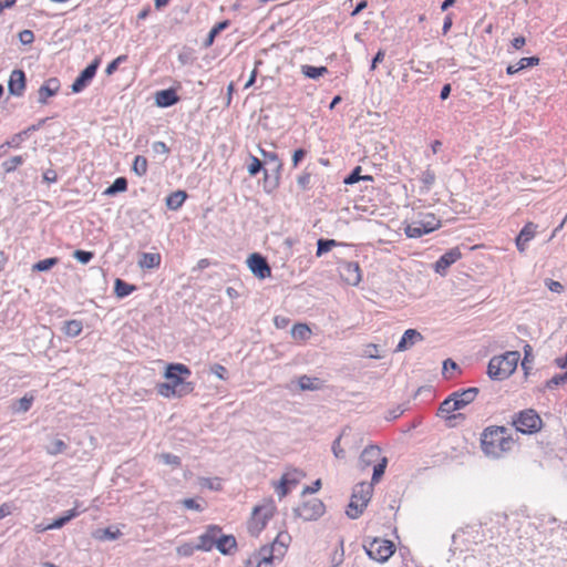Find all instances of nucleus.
<instances>
[{
	"mask_svg": "<svg viewBox=\"0 0 567 567\" xmlns=\"http://www.w3.org/2000/svg\"><path fill=\"white\" fill-rule=\"evenodd\" d=\"M258 151L262 156L261 162H265V166L271 167L275 163L280 162V158L276 152H269L264 150L261 146H258Z\"/></svg>",
	"mask_w": 567,
	"mask_h": 567,
	"instance_id": "obj_51",
	"label": "nucleus"
},
{
	"mask_svg": "<svg viewBox=\"0 0 567 567\" xmlns=\"http://www.w3.org/2000/svg\"><path fill=\"white\" fill-rule=\"evenodd\" d=\"M415 221L422 229H426V234H430L442 226L441 220L432 213L420 215V218Z\"/></svg>",
	"mask_w": 567,
	"mask_h": 567,
	"instance_id": "obj_26",
	"label": "nucleus"
},
{
	"mask_svg": "<svg viewBox=\"0 0 567 567\" xmlns=\"http://www.w3.org/2000/svg\"><path fill=\"white\" fill-rule=\"evenodd\" d=\"M274 515V507L271 506H256L252 511V517L248 524L249 533L252 536H258L259 533L266 527L267 522Z\"/></svg>",
	"mask_w": 567,
	"mask_h": 567,
	"instance_id": "obj_10",
	"label": "nucleus"
},
{
	"mask_svg": "<svg viewBox=\"0 0 567 567\" xmlns=\"http://www.w3.org/2000/svg\"><path fill=\"white\" fill-rule=\"evenodd\" d=\"M248 161L249 163L247 164V172L249 176L255 177L261 172L265 174V162H261V159L252 154L248 155Z\"/></svg>",
	"mask_w": 567,
	"mask_h": 567,
	"instance_id": "obj_36",
	"label": "nucleus"
},
{
	"mask_svg": "<svg viewBox=\"0 0 567 567\" xmlns=\"http://www.w3.org/2000/svg\"><path fill=\"white\" fill-rule=\"evenodd\" d=\"M187 193L182 189L171 193L165 198L166 207L169 210H178L183 206L184 202L187 199Z\"/></svg>",
	"mask_w": 567,
	"mask_h": 567,
	"instance_id": "obj_28",
	"label": "nucleus"
},
{
	"mask_svg": "<svg viewBox=\"0 0 567 567\" xmlns=\"http://www.w3.org/2000/svg\"><path fill=\"white\" fill-rule=\"evenodd\" d=\"M162 256L158 252H142L138 266L142 269H154L161 266Z\"/></svg>",
	"mask_w": 567,
	"mask_h": 567,
	"instance_id": "obj_27",
	"label": "nucleus"
},
{
	"mask_svg": "<svg viewBox=\"0 0 567 567\" xmlns=\"http://www.w3.org/2000/svg\"><path fill=\"white\" fill-rule=\"evenodd\" d=\"M215 547L223 555H230L237 548V540L233 535L217 534Z\"/></svg>",
	"mask_w": 567,
	"mask_h": 567,
	"instance_id": "obj_23",
	"label": "nucleus"
},
{
	"mask_svg": "<svg viewBox=\"0 0 567 567\" xmlns=\"http://www.w3.org/2000/svg\"><path fill=\"white\" fill-rule=\"evenodd\" d=\"M72 256L80 264L86 265L94 258V252L89 250L76 249L74 250Z\"/></svg>",
	"mask_w": 567,
	"mask_h": 567,
	"instance_id": "obj_52",
	"label": "nucleus"
},
{
	"mask_svg": "<svg viewBox=\"0 0 567 567\" xmlns=\"http://www.w3.org/2000/svg\"><path fill=\"white\" fill-rule=\"evenodd\" d=\"M80 515V512L76 507L71 508L66 512H64L61 516L54 518L52 523L49 524V527H52L53 529L62 528L64 525H66L69 522H71L73 518L78 517Z\"/></svg>",
	"mask_w": 567,
	"mask_h": 567,
	"instance_id": "obj_30",
	"label": "nucleus"
},
{
	"mask_svg": "<svg viewBox=\"0 0 567 567\" xmlns=\"http://www.w3.org/2000/svg\"><path fill=\"white\" fill-rule=\"evenodd\" d=\"M101 64V58L96 56L91 63H89L75 78L73 83L71 84L72 93H81L84 91L92 80L95 78L97 69Z\"/></svg>",
	"mask_w": 567,
	"mask_h": 567,
	"instance_id": "obj_8",
	"label": "nucleus"
},
{
	"mask_svg": "<svg viewBox=\"0 0 567 567\" xmlns=\"http://www.w3.org/2000/svg\"><path fill=\"white\" fill-rule=\"evenodd\" d=\"M147 168V158L143 155H136L132 164V172H134L137 176L142 177L146 175Z\"/></svg>",
	"mask_w": 567,
	"mask_h": 567,
	"instance_id": "obj_44",
	"label": "nucleus"
},
{
	"mask_svg": "<svg viewBox=\"0 0 567 567\" xmlns=\"http://www.w3.org/2000/svg\"><path fill=\"white\" fill-rule=\"evenodd\" d=\"M478 393H480L478 388L471 386L467 389L457 390V391L452 392V396L455 401V404H456L455 406H457L458 410H461V409H464L465 406H467L468 404H471L476 399Z\"/></svg>",
	"mask_w": 567,
	"mask_h": 567,
	"instance_id": "obj_17",
	"label": "nucleus"
},
{
	"mask_svg": "<svg viewBox=\"0 0 567 567\" xmlns=\"http://www.w3.org/2000/svg\"><path fill=\"white\" fill-rule=\"evenodd\" d=\"M539 58L536 56V55H533V56H527V58H522L517 64H518V69L522 71V70H525L527 68H533V66H536L539 64Z\"/></svg>",
	"mask_w": 567,
	"mask_h": 567,
	"instance_id": "obj_56",
	"label": "nucleus"
},
{
	"mask_svg": "<svg viewBox=\"0 0 567 567\" xmlns=\"http://www.w3.org/2000/svg\"><path fill=\"white\" fill-rule=\"evenodd\" d=\"M420 181L422 182L421 190L423 193L430 192V189L433 187L436 181V175L434 171H432L430 167H427L424 172H422L420 176Z\"/></svg>",
	"mask_w": 567,
	"mask_h": 567,
	"instance_id": "obj_42",
	"label": "nucleus"
},
{
	"mask_svg": "<svg viewBox=\"0 0 567 567\" xmlns=\"http://www.w3.org/2000/svg\"><path fill=\"white\" fill-rule=\"evenodd\" d=\"M567 383V371L564 373L555 374L553 378L547 380L545 384L538 389L539 392L544 393L546 390H554L559 385Z\"/></svg>",
	"mask_w": 567,
	"mask_h": 567,
	"instance_id": "obj_38",
	"label": "nucleus"
},
{
	"mask_svg": "<svg viewBox=\"0 0 567 567\" xmlns=\"http://www.w3.org/2000/svg\"><path fill=\"white\" fill-rule=\"evenodd\" d=\"M423 336L415 329H408L404 331L401 340L399 341L395 351L401 352L411 348L415 342L422 341Z\"/></svg>",
	"mask_w": 567,
	"mask_h": 567,
	"instance_id": "obj_24",
	"label": "nucleus"
},
{
	"mask_svg": "<svg viewBox=\"0 0 567 567\" xmlns=\"http://www.w3.org/2000/svg\"><path fill=\"white\" fill-rule=\"evenodd\" d=\"M247 266L251 274L258 279H266L271 276V268L267 258L259 252H252L247 258Z\"/></svg>",
	"mask_w": 567,
	"mask_h": 567,
	"instance_id": "obj_11",
	"label": "nucleus"
},
{
	"mask_svg": "<svg viewBox=\"0 0 567 567\" xmlns=\"http://www.w3.org/2000/svg\"><path fill=\"white\" fill-rule=\"evenodd\" d=\"M18 37L23 45L31 44L34 41V33L28 29L20 31Z\"/></svg>",
	"mask_w": 567,
	"mask_h": 567,
	"instance_id": "obj_60",
	"label": "nucleus"
},
{
	"mask_svg": "<svg viewBox=\"0 0 567 567\" xmlns=\"http://www.w3.org/2000/svg\"><path fill=\"white\" fill-rule=\"evenodd\" d=\"M68 449V445L64 441L60 439H53L50 444L45 447V451L50 455H58L64 453Z\"/></svg>",
	"mask_w": 567,
	"mask_h": 567,
	"instance_id": "obj_48",
	"label": "nucleus"
},
{
	"mask_svg": "<svg viewBox=\"0 0 567 567\" xmlns=\"http://www.w3.org/2000/svg\"><path fill=\"white\" fill-rule=\"evenodd\" d=\"M136 290L137 287L135 285L128 284L123 279L116 278L114 281V293L117 298H125Z\"/></svg>",
	"mask_w": 567,
	"mask_h": 567,
	"instance_id": "obj_31",
	"label": "nucleus"
},
{
	"mask_svg": "<svg viewBox=\"0 0 567 567\" xmlns=\"http://www.w3.org/2000/svg\"><path fill=\"white\" fill-rule=\"evenodd\" d=\"M404 233L409 238H420L423 235H426V229H422L416 225V221L413 220L411 224L405 226Z\"/></svg>",
	"mask_w": 567,
	"mask_h": 567,
	"instance_id": "obj_50",
	"label": "nucleus"
},
{
	"mask_svg": "<svg viewBox=\"0 0 567 567\" xmlns=\"http://www.w3.org/2000/svg\"><path fill=\"white\" fill-rule=\"evenodd\" d=\"M291 537L287 532L278 533L270 545L261 546L245 563V567H275L285 557Z\"/></svg>",
	"mask_w": 567,
	"mask_h": 567,
	"instance_id": "obj_1",
	"label": "nucleus"
},
{
	"mask_svg": "<svg viewBox=\"0 0 567 567\" xmlns=\"http://www.w3.org/2000/svg\"><path fill=\"white\" fill-rule=\"evenodd\" d=\"M462 258V252L458 247H453L445 251L434 264V271L441 276L447 274L449 268Z\"/></svg>",
	"mask_w": 567,
	"mask_h": 567,
	"instance_id": "obj_12",
	"label": "nucleus"
},
{
	"mask_svg": "<svg viewBox=\"0 0 567 567\" xmlns=\"http://www.w3.org/2000/svg\"><path fill=\"white\" fill-rule=\"evenodd\" d=\"M372 492V484H368L367 482H361L353 487L352 495L346 511V514L350 519H357L363 514L371 499Z\"/></svg>",
	"mask_w": 567,
	"mask_h": 567,
	"instance_id": "obj_5",
	"label": "nucleus"
},
{
	"mask_svg": "<svg viewBox=\"0 0 567 567\" xmlns=\"http://www.w3.org/2000/svg\"><path fill=\"white\" fill-rule=\"evenodd\" d=\"M83 330V323L81 320H66L63 322L61 331L70 338L78 337Z\"/></svg>",
	"mask_w": 567,
	"mask_h": 567,
	"instance_id": "obj_34",
	"label": "nucleus"
},
{
	"mask_svg": "<svg viewBox=\"0 0 567 567\" xmlns=\"http://www.w3.org/2000/svg\"><path fill=\"white\" fill-rule=\"evenodd\" d=\"M155 105L162 109L171 107L181 100L179 95L172 87L155 93Z\"/></svg>",
	"mask_w": 567,
	"mask_h": 567,
	"instance_id": "obj_21",
	"label": "nucleus"
},
{
	"mask_svg": "<svg viewBox=\"0 0 567 567\" xmlns=\"http://www.w3.org/2000/svg\"><path fill=\"white\" fill-rule=\"evenodd\" d=\"M388 465V458L385 456L381 457V460L373 466V473L371 477L372 486L377 484L382 476L384 475L385 468Z\"/></svg>",
	"mask_w": 567,
	"mask_h": 567,
	"instance_id": "obj_47",
	"label": "nucleus"
},
{
	"mask_svg": "<svg viewBox=\"0 0 567 567\" xmlns=\"http://www.w3.org/2000/svg\"><path fill=\"white\" fill-rule=\"evenodd\" d=\"M197 550V545L193 543H185L176 548L179 556L189 557Z\"/></svg>",
	"mask_w": 567,
	"mask_h": 567,
	"instance_id": "obj_54",
	"label": "nucleus"
},
{
	"mask_svg": "<svg viewBox=\"0 0 567 567\" xmlns=\"http://www.w3.org/2000/svg\"><path fill=\"white\" fill-rule=\"evenodd\" d=\"M159 458L164 464L172 465V466H181L182 461L181 457L172 454V453H162L159 455Z\"/></svg>",
	"mask_w": 567,
	"mask_h": 567,
	"instance_id": "obj_57",
	"label": "nucleus"
},
{
	"mask_svg": "<svg viewBox=\"0 0 567 567\" xmlns=\"http://www.w3.org/2000/svg\"><path fill=\"white\" fill-rule=\"evenodd\" d=\"M127 187H128L127 179L125 177L121 176V177L115 178L114 182L109 187H106L104 189L103 195L112 197L120 193L126 192Z\"/></svg>",
	"mask_w": 567,
	"mask_h": 567,
	"instance_id": "obj_29",
	"label": "nucleus"
},
{
	"mask_svg": "<svg viewBox=\"0 0 567 567\" xmlns=\"http://www.w3.org/2000/svg\"><path fill=\"white\" fill-rule=\"evenodd\" d=\"M328 72L327 66H315L310 64L301 65V73L308 79L317 80Z\"/></svg>",
	"mask_w": 567,
	"mask_h": 567,
	"instance_id": "obj_37",
	"label": "nucleus"
},
{
	"mask_svg": "<svg viewBox=\"0 0 567 567\" xmlns=\"http://www.w3.org/2000/svg\"><path fill=\"white\" fill-rule=\"evenodd\" d=\"M326 506L319 498H312L303 502L300 506L293 509L295 516L302 518L306 522L316 520L324 514Z\"/></svg>",
	"mask_w": 567,
	"mask_h": 567,
	"instance_id": "obj_9",
	"label": "nucleus"
},
{
	"mask_svg": "<svg viewBox=\"0 0 567 567\" xmlns=\"http://www.w3.org/2000/svg\"><path fill=\"white\" fill-rule=\"evenodd\" d=\"M545 285L551 292L560 293L564 291V286L559 281L546 279Z\"/></svg>",
	"mask_w": 567,
	"mask_h": 567,
	"instance_id": "obj_62",
	"label": "nucleus"
},
{
	"mask_svg": "<svg viewBox=\"0 0 567 567\" xmlns=\"http://www.w3.org/2000/svg\"><path fill=\"white\" fill-rule=\"evenodd\" d=\"M307 154H308V151L306 148H297L292 153V157H291L292 167L293 168L298 167L299 164L301 163V161L307 156Z\"/></svg>",
	"mask_w": 567,
	"mask_h": 567,
	"instance_id": "obj_59",
	"label": "nucleus"
},
{
	"mask_svg": "<svg viewBox=\"0 0 567 567\" xmlns=\"http://www.w3.org/2000/svg\"><path fill=\"white\" fill-rule=\"evenodd\" d=\"M190 374V369L183 363H169L164 372L165 379L184 396L195 389L194 383L186 381Z\"/></svg>",
	"mask_w": 567,
	"mask_h": 567,
	"instance_id": "obj_4",
	"label": "nucleus"
},
{
	"mask_svg": "<svg viewBox=\"0 0 567 567\" xmlns=\"http://www.w3.org/2000/svg\"><path fill=\"white\" fill-rule=\"evenodd\" d=\"M210 372L215 374L219 380H226L228 378V370L219 363L213 364L210 367Z\"/></svg>",
	"mask_w": 567,
	"mask_h": 567,
	"instance_id": "obj_58",
	"label": "nucleus"
},
{
	"mask_svg": "<svg viewBox=\"0 0 567 567\" xmlns=\"http://www.w3.org/2000/svg\"><path fill=\"white\" fill-rule=\"evenodd\" d=\"M25 158L22 155H16L2 162L1 167L4 173L9 174L14 172L20 165L24 163Z\"/></svg>",
	"mask_w": 567,
	"mask_h": 567,
	"instance_id": "obj_46",
	"label": "nucleus"
},
{
	"mask_svg": "<svg viewBox=\"0 0 567 567\" xmlns=\"http://www.w3.org/2000/svg\"><path fill=\"white\" fill-rule=\"evenodd\" d=\"M340 275L351 286H358L362 280L361 269L357 261H343L340 266Z\"/></svg>",
	"mask_w": 567,
	"mask_h": 567,
	"instance_id": "obj_15",
	"label": "nucleus"
},
{
	"mask_svg": "<svg viewBox=\"0 0 567 567\" xmlns=\"http://www.w3.org/2000/svg\"><path fill=\"white\" fill-rule=\"evenodd\" d=\"M61 83L58 78L48 79L38 90V102L42 105L48 103V99L54 96L60 90Z\"/></svg>",
	"mask_w": 567,
	"mask_h": 567,
	"instance_id": "obj_18",
	"label": "nucleus"
},
{
	"mask_svg": "<svg viewBox=\"0 0 567 567\" xmlns=\"http://www.w3.org/2000/svg\"><path fill=\"white\" fill-rule=\"evenodd\" d=\"M290 332L292 338L298 341H306L311 336V330L306 323L293 324Z\"/></svg>",
	"mask_w": 567,
	"mask_h": 567,
	"instance_id": "obj_39",
	"label": "nucleus"
},
{
	"mask_svg": "<svg viewBox=\"0 0 567 567\" xmlns=\"http://www.w3.org/2000/svg\"><path fill=\"white\" fill-rule=\"evenodd\" d=\"M519 358L518 351H507L502 355L493 357L487 365V375L497 381L509 378L516 370Z\"/></svg>",
	"mask_w": 567,
	"mask_h": 567,
	"instance_id": "obj_3",
	"label": "nucleus"
},
{
	"mask_svg": "<svg viewBox=\"0 0 567 567\" xmlns=\"http://www.w3.org/2000/svg\"><path fill=\"white\" fill-rule=\"evenodd\" d=\"M455 401L452 396V393L440 404L437 410V416L444 417L446 421H452L456 419H465V415L462 413L453 414L454 411H458L457 406H454Z\"/></svg>",
	"mask_w": 567,
	"mask_h": 567,
	"instance_id": "obj_20",
	"label": "nucleus"
},
{
	"mask_svg": "<svg viewBox=\"0 0 567 567\" xmlns=\"http://www.w3.org/2000/svg\"><path fill=\"white\" fill-rule=\"evenodd\" d=\"M512 424L516 427L517 432L534 434L540 431L543 421L535 410L526 409L514 415Z\"/></svg>",
	"mask_w": 567,
	"mask_h": 567,
	"instance_id": "obj_6",
	"label": "nucleus"
},
{
	"mask_svg": "<svg viewBox=\"0 0 567 567\" xmlns=\"http://www.w3.org/2000/svg\"><path fill=\"white\" fill-rule=\"evenodd\" d=\"M340 245L341 244L334 239L319 238L317 240L316 256L321 257L322 255L329 252L332 248L340 246Z\"/></svg>",
	"mask_w": 567,
	"mask_h": 567,
	"instance_id": "obj_41",
	"label": "nucleus"
},
{
	"mask_svg": "<svg viewBox=\"0 0 567 567\" xmlns=\"http://www.w3.org/2000/svg\"><path fill=\"white\" fill-rule=\"evenodd\" d=\"M381 450L377 445H369L367 446L359 457V463L362 467V470L369 467L374 462L381 460Z\"/></svg>",
	"mask_w": 567,
	"mask_h": 567,
	"instance_id": "obj_25",
	"label": "nucleus"
},
{
	"mask_svg": "<svg viewBox=\"0 0 567 567\" xmlns=\"http://www.w3.org/2000/svg\"><path fill=\"white\" fill-rule=\"evenodd\" d=\"M458 365L455 361H453L452 359H446L443 361V368H442V373L445 378H449L446 375V373L452 370V371H455V370H458Z\"/></svg>",
	"mask_w": 567,
	"mask_h": 567,
	"instance_id": "obj_63",
	"label": "nucleus"
},
{
	"mask_svg": "<svg viewBox=\"0 0 567 567\" xmlns=\"http://www.w3.org/2000/svg\"><path fill=\"white\" fill-rule=\"evenodd\" d=\"M152 150L155 153H161L167 155L169 153V147L162 141H156L152 144Z\"/></svg>",
	"mask_w": 567,
	"mask_h": 567,
	"instance_id": "obj_64",
	"label": "nucleus"
},
{
	"mask_svg": "<svg viewBox=\"0 0 567 567\" xmlns=\"http://www.w3.org/2000/svg\"><path fill=\"white\" fill-rule=\"evenodd\" d=\"M537 226L534 223H527L515 239L519 252H524L527 244L535 237Z\"/></svg>",
	"mask_w": 567,
	"mask_h": 567,
	"instance_id": "obj_22",
	"label": "nucleus"
},
{
	"mask_svg": "<svg viewBox=\"0 0 567 567\" xmlns=\"http://www.w3.org/2000/svg\"><path fill=\"white\" fill-rule=\"evenodd\" d=\"M340 547H341V551L340 553L334 551V554L332 555V558H331L332 567H338L343 561L344 551H343V540L342 539L340 540Z\"/></svg>",
	"mask_w": 567,
	"mask_h": 567,
	"instance_id": "obj_61",
	"label": "nucleus"
},
{
	"mask_svg": "<svg viewBox=\"0 0 567 567\" xmlns=\"http://www.w3.org/2000/svg\"><path fill=\"white\" fill-rule=\"evenodd\" d=\"M363 548L369 558L378 561L385 563L395 551V546L391 540L383 538H373L364 542Z\"/></svg>",
	"mask_w": 567,
	"mask_h": 567,
	"instance_id": "obj_7",
	"label": "nucleus"
},
{
	"mask_svg": "<svg viewBox=\"0 0 567 567\" xmlns=\"http://www.w3.org/2000/svg\"><path fill=\"white\" fill-rule=\"evenodd\" d=\"M33 401L34 396L32 394H25L12 404V410L14 413H25L31 409Z\"/></svg>",
	"mask_w": 567,
	"mask_h": 567,
	"instance_id": "obj_40",
	"label": "nucleus"
},
{
	"mask_svg": "<svg viewBox=\"0 0 567 567\" xmlns=\"http://www.w3.org/2000/svg\"><path fill=\"white\" fill-rule=\"evenodd\" d=\"M59 261L60 260H59L58 257H49V258H45V259H41V260L37 261L35 264H33L32 271H37V272L49 271L54 266H56L59 264Z\"/></svg>",
	"mask_w": 567,
	"mask_h": 567,
	"instance_id": "obj_43",
	"label": "nucleus"
},
{
	"mask_svg": "<svg viewBox=\"0 0 567 567\" xmlns=\"http://www.w3.org/2000/svg\"><path fill=\"white\" fill-rule=\"evenodd\" d=\"M282 166V162L280 161L275 163L271 167H266L262 178V188L266 193L270 194L279 187Z\"/></svg>",
	"mask_w": 567,
	"mask_h": 567,
	"instance_id": "obj_13",
	"label": "nucleus"
},
{
	"mask_svg": "<svg viewBox=\"0 0 567 567\" xmlns=\"http://www.w3.org/2000/svg\"><path fill=\"white\" fill-rule=\"evenodd\" d=\"M48 118H41L37 124L28 126L25 130L14 134L10 140L2 144V147L8 146L18 148L20 144L30 136L31 133L40 130Z\"/></svg>",
	"mask_w": 567,
	"mask_h": 567,
	"instance_id": "obj_19",
	"label": "nucleus"
},
{
	"mask_svg": "<svg viewBox=\"0 0 567 567\" xmlns=\"http://www.w3.org/2000/svg\"><path fill=\"white\" fill-rule=\"evenodd\" d=\"M361 166H355L343 179V183L346 185H353L358 182L361 181L362 178V175H361Z\"/></svg>",
	"mask_w": 567,
	"mask_h": 567,
	"instance_id": "obj_53",
	"label": "nucleus"
},
{
	"mask_svg": "<svg viewBox=\"0 0 567 567\" xmlns=\"http://www.w3.org/2000/svg\"><path fill=\"white\" fill-rule=\"evenodd\" d=\"M27 76L23 70L14 69L8 80L9 94L20 97L24 94Z\"/></svg>",
	"mask_w": 567,
	"mask_h": 567,
	"instance_id": "obj_14",
	"label": "nucleus"
},
{
	"mask_svg": "<svg viewBox=\"0 0 567 567\" xmlns=\"http://www.w3.org/2000/svg\"><path fill=\"white\" fill-rule=\"evenodd\" d=\"M297 185L301 190H309L311 188V173L305 171L297 178Z\"/></svg>",
	"mask_w": 567,
	"mask_h": 567,
	"instance_id": "obj_55",
	"label": "nucleus"
},
{
	"mask_svg": "<svg viewBox=\"0 0 567 567\" xmlns=\"http://www.w3.org/2000/svg\"><path fill=\"white\" fill-rule=\"evenodd\" d=\"M157 393L164 398H183L182 393H178L177 390L168 382L158 383L156 385Z\"/></svg>",
	"mask_w": 567,
	"mask_h": 567,
	"instance_id": "obj_45",
	"label": "nucleus"
},
{
	"mask_svg": "<svg viewBox=\"0 0 567 567\" xmlns=\"http://www.w3.org/2000/svg\"><path fill=\"white\" fill-rule=\"evenodd\" d=\"M122 535L121 530L116 527L110 526L106 528H99L94 532L95 539L101 542L115 540Z\"/></svg>",
	"mask_w": 567,
	"mask_h": 567,
	"instance_id": "obj_32",
	"label": "nucleus"
},
{
	"mask_svg": "<svg viewBox=\"0 0 567 567\" xmlns=\"http://www.w3.org/2000/svg\"><path fill=\"white\" fill-rule=\"evenodd\" d=\"M221 533V528L218 525H208L206 530L198 536L197 550L209 551L215 547L217 534Z\"/></svg>",
	"mask_w": 567,
	"mask_h": 567,
	"instance_id": "obj_16",
	"label": "nucleus"
},
{
	"mask_svg": "<svg viewBox=\"0 0 567 567\" xmlns=\"http://www.w3.org/2000/svg\"><path fill=\"white\" fill-rule=\"evenodd\" d=\"M318 381L317 378L301 375L298 380V385L302 391H315L319 389Z\"/></svg>",
	"mask_w": 567,
	"mask_h": 567,
	"instance_id": "obj_49",
	"label": "nucleus"
},
{
	"mask_svg": "<svg viewBox=\"0 0 567 567\" xmlns=\"http://www.w3.org/2000/svg\"><path fill=\"white\" fill-rule=\"evenodd\" d=\"M230 25L229 20H223L217 22L208 32L207 38L204 40V47L208 48L213 45L217 35H219L224 30H226Z\"/></svg>",
	"mask_w": 567,
	"mask_h": 567,
	"instance_id": "obj_33",
	"label": "nucleus"
},
{
	"mask_svg": "<svg viewBox=\"0 0 567 567\" xmlns=\"http://www.w3.org/2000/svg\"><path fill=\"white\" fill-rule=\"evenodd\" d=\"M515 441L506 426L491 425L481 434V449L486 456L501 457L512 450Z\"/></svg>",
	"mask_w": 567,
	"mask_h": 567,
	"instance_id": "obj_2",
	"label": "nucleus"
},
{
	"mask_svg": "<svg viewBox=\"0 0 567 567\" xmlns=\"http://www.w3.org/2000/svg\"><path fill=\"white\" fill-rule=\"evenodd\" d=\"M297 484H298L297 478H290L289 474H284L277 488H276V492H277L279 498L285 497L290 492L291 487Z\"/></svg>",
	"mask_w": 567,
	"mask_h": 567,
	"instance_id": "obj_35",
	"label": "nucleus"
}]
</instances>
